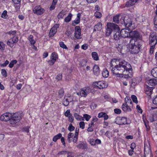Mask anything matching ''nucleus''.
<instances>
[{
	"label": "nucleus",
	"instance_id": "obj_1",
	"mask_svg": "<svg viewBox=\"0 0 157 157\" xmlns=\"http://www.w3.org/2000/svg\"><path fill=\"white\" fill-rule=\"evenodd\" d=\"M117 72L119 74L124 75V78H131L133 75L132 68L131 65L125 60H119Z\"/></svg>",
	"mask_w": 157,
	"mask_h": 157
},
{
	"label": "nucleus",
	"instance_id": "obj_2",
	"mask_svg": "<svg viewBox=\"0 0 157 157\" xmlns=\"http://www.w3.org/2000/svg\"><path fill=\"white\" fill-rule=\"evenodd\" d=\"M119 30V28L117 25L113 23H108L105 34L107 36H109L112 32H116L113 35L114 38L115 40L118 41L122 38L121 35H120Z\"/></svg>",
	"mask_w": 157,
	"mask_h": 157
},
{
	"label": "nucleus",
	"instance_id": "obj_3",
	"mask_svg": "<svg viewBox=\"0 0 157 157\" xmlns=\"http://www.w3.org/2000/svg\"><path fill=\"white\" fill-rule=\"evenodd\" d=\"M142 42L140 40L133 41L132 40L129 42V47L131 49V52L132 54L137 53L140 51L142 46Z\"/></svg>",
	"mask_w": 157,
	"mask_h": 157
},
{
	"label": "nucleus",
	"instance_id": "obj_4",
	"mask_svg": "<svg viewBox=\"0 0 157 157\" xmlns=\"http://www.w3.org/2000/svg\"><path fill=\"white\" fill-rule=\"evenodd\" d=\"M120 23L124 25L125 27L130 30L133 29L131 19L128 16H121L120 19Z\"/></svg>",
	"mask_w": 157,
	"mask_h": 157
},
{
	"label": "nucleus",
	"instance_id": "obj_5",
	"mask_svg": "<svg viewBox=\"0 0 157 157\" xmlns=\"http://www.w3.org/2000/svg\"><path fill=\"white\" fill-rule=\"evenodd\" d=\"M119 61L115 59H112L110 63L111 67L110 69L112 72L116 75L119 74V73L117 72L118 68V67Z\"/></svg>",
	"mask_w": 157,
	"mask_h": 157
},
{
	"label": "nucleus",
	"instance_id": "obj_6",
	"mask_svg": "<svg viewBox=\"0 0 157 157\" xmlns=\"http://www.w3.org/2000/svg\"><path fill=\"white\" fill-rule=\"evenodd\" d=\"M21 117V114L20 113H14L10 117V123L12 124H14L18 122Z\"/></svg>",
	"mask_w": 157,
	"mask_h": 157
},
{
	"label": "nucleus",
	"instance_id": "obj_7",
	"mask_svg": "<svg viewBox=\"0 0 157 157\" xmlns=\"http://www.w3.org/2000/svg\"><path fill=\"white\" fill-rule=\"evenodd\" d=\"M140 34L139 33L136 31H130L129 34V37L131 38L130 42L132 40L133 41H136V40H138L140 38Z\"/></svg>",
	"mask_w": 157,
	"mask_h": 157
},
{
	"label": "nucleus",
	"instance_id": "obj_8",
	"mask_svg": "<svg viewBox=\"0 0 157 157\" xmlns=\"http://www.w3.org/2000/svg\"><path fill=\"white\" fill-rule=\"evenodd\" d=\"M150 45H155L157 44V34L155 32H151L150 34L149 37Z\"/></svg>",
	"mask_w": 157,
	"mask_h": 157
},
{
	"label": "nucleus",
	"instance_id": "obj_9",
	"mask_svg": "<svg viewBox=\"0 0 157 157\" xmlns=\"http://www.w3.org/2000/svg\"><path fill=\"white\" fill-rule=\"evenodd\" d=\"M91 91V89L88 87L82 88L79 92L77 93V94L81 97H86Z\"/></svg>",
	"mask_w": 157,
	"mask_h": 157
},
{
	"label": "nucleus",
	"instance_id": "obj_10",
	"mask_svg": "<svg viewBox=\"0 0 157 157\" xmlns=\"http://www.w3.org/2000/svg\"><path fill=\"white\" fill-rule=\"evenodd\" d=\"M115 123L119 125L128 124L129 123L127 122V118L126 117H117L115 119Z\"/></svg>",
	"mask_w": 157,
	"mask_h": 157
},
{
	"label": "nucleus",
	"instance_id": "obj_11",
	"mask_svg": "<svg viewBox=\"0 0 157 157\" xmlns=\"http://www.w3.org/2000/svg\"><path fill=\"white\" fill-rule=\"evenodd\" d=\"M44 11V10L40 6H35L33 9V13L38 15L42 14Z\"/></svg>",
	"mask_w": 157,
	"mask_h": 157
},
{
	"label": "nucleus",
	"instance_id": "obj_12",
	"mask_svg": "<svg viewBox=\"0 0 157 157\" xmlns=\"http://www.w3.org/2000/svg\"><path fill=\"white\" fill-rule=\"evenodd\" d=\"M12 114L9 113H6L2 114L0 117V119L2 121H7L10 120Z\"/></svg>",
	"mask_w": 157,
	"mask_h": 157
},
{
	"label": "nucleus",
	"instance_id": "obj_13",
	"mask_svg": "<svg viewBox=\"0 0 157 157\" xmlns=\"http://www.w3.org/2000/svg\"><path fill=\"white\" fill-rule=\"evenodd\" d=\"M74 34L75 37L76 39H79L82 38L81 29L79 26H77L75 27Z\"/></svg>",
	"mask_w": 157,
	"mask_h": 157
},
{
	"label": "nucleus",
	"instance_id": "obj_14",
	"mask_svg": "<svg viewBox=\"0 0 157 157\" xmlns=\"http://www.w3.org/2000/svg\"><path fill=\"white\" fill-rule=\"evenodd\" d=\"M93 85L99 89H103L107 87V85H106L105 82L103 81H100L98 82H95L93 83Z\"/></svg>",
	"mask_w": 157,
	"mask_h": 157
},
{
	"label": "nucleus",
	"instance_id": "obj_15",
	"mask_svg": "<svg viewBox=\"0 0 157 157\" xmlns=\"http://www.w3.org/2000/svg\"><path fill=\"white\" fill-rule=\"evenodd\" d=\"M130 32V30L128 29H123L120 32V35L122 38L128 37Z\"/></svg>",
	"mask_w": 157,
	"mask_h": 157
},
{
	"label": "nucleus",
	"instance_id": "obj_16",
	"mask_svg": "<svg viewBox=\"0 0 157 157\" xmlns=\"http://www.w3.org/2000/svg\"><path fill=\"white\" fill-rule=\"evenodd\" d=\"M122 110L125 112H129L131 111L130 106L128 105V104L125 103L123 104L122 105Z\"/></svg>",
	"mask_w": 157,
	"mask_h": 157
},
{
	"label": "nucleus",
	"instance_id": "obj_17",
	"mask_svg": "<svg viewBox=\"0 0 157 157\" xmlns=\"http://www.w3.org/2000/svg\"><path fill=\"white\" fill-rule=\"evenodd\" d=\"M147 82L149 85L155 86L157 84V79L155 78L147 80Z\"/></svg>",
	"mask_w": 157,
	"mask_h": 157
},
{
	"label": "nucleus",
	"instance_id": "obj_18",
	"mask_svg": "<svg viewBox=\"0 0 157 157\" xmlns=\"http://www.w3.org/2000/svg\"><path fill=\"white\" fill-rule=\"evenodd\" d=\"M81 16V14L78 13L77 14V18L76 19L72 21V25L73 26H75V25L78 24L80 22V17Z\"/></svg>",
	"mask_w": 157,
	"mask_h": 157
},
{
	"label": "nucleus",
	"instance_id": "obj_19",
	"mask_svg": "<svg viewBox=\"0 0 157 157\" xmlns=\"http://www.w3.org/2000/svg\"><path fill=\"white\" fill-rule=\"evenodd\" d=\"M72 100V98H71L70 97H68L67 98H65L63 102V104L65 106H67L68 105L69 102H71Z\"/></svg>",
	"mask_w": 157,
	"mask_h": 157
},
{
	"label": "nucleus",
	"instance_id": "obj_20",
	"mask_svg": "<svg viewBox=\"0 0 157 157\" xmlns=\"http://www.w3.org/2000/svg\"><path fill=\"white\" fill-rule=\"evenodd\" d=\"M94 31H100L102 29V25L101 22L98 23L94 26Z\"/></svg>",
	"mask_w": 157,
	"mask_h": 157
},
{
	"label": "nucleus",
	"instance_id": "obj_21",
	"mask_svg": "<svg viewBox=\"0 0 157 157\" xmlns=\"http://www.w3.org/2000/svg\"><path fill=\"white\" fill-rule=\"evenodd\" d=\"M153 90V88L152 87L146 86L145 88L146 93L149 95H150L152 93Z\"/></svg>",
	"mask_w": 157,
	"mask_h": 157
},
{
	"label": "nucleus",
	"instance_id": "obj_22",
	"mask_svg": "<svg viewBox=\"0 0 157 157\" xmlns=\"http://www.w3.org/2000/svg\"><path fill=\"white\" fill-rule=\"evenodd\" d=\"M93 72L96 75H98L100 72V70L99 67L98 65H95L93 68Z\"/></svg>",
	"mask_w": 157,
	"mask_h": 157
},
{
	"label": "nucleus",
	"instance_id": "obj_23",
	"mask_svg": "<svg viewBox=\"0 0 157 157\" xmlns=\"http://www.w3.org/2000/svg\"><path fill=\"white\" fill-rule=\"evenodd\" d=\"M121 16L120 14H118L114 16L113 18V22L117 24L120 23V17H121V16Z\"/></svg>",
	"mask_w": 157,
	"mask_h": 157
},
{
	"label": "nucleus",
	"instance_id": "obj_24",
	"mask_svg": "<svg viewBox=\"0 0 157 157\" xmlns=\"http://www.w3.org/2000/svg\"><path fill=\"white\" fill-rule=\"evenodd\" d=\"M136 3L134 0H130L126 3L125 6L126 7H129L134 5Z\"/></svg>",
	"mask_w": 157,
	"mask_h": 157
},
{
	"label": "nucleus",
	"instance_id": "obj_25",
	"mask_svg": "<svg viewBox=\"0 0 157 157\" xmlns=\"http://www.w3.org/2000/svg\"><path fill=\"white\" fill-rule=\"evenodd\" d=\"M77 147L80 149H86L87 147V145L86 144L83 143H82L79 144L77 146Z\"/></svg>",
	"mask_w": 157,
	"mask_h": 157
},
{
	"label": "nucleus",
	"instance_id": "obj_26",
	"mask_svg": "<svg viewBox=\"0 0 157 157\" xmlns=\"http://www.w3.org/2000/svg\"><path fill=\"white\" fill-rule=\"evenodd\" d=\"M28 40L30 43L32 45H33L36 42V41L33 39V36L32 35H30L28 37Z\"/></svg>",
	"mask_w": 157,
	"mask_h": 157
},
{
	"label": "nucleus",
	"instance_id": "obj_27",
	"mask_svg": "<svg viewBox=\"0 0 157 157\" xmlns=\"http://www.w3.org/2000/svg\"><path fill=\"white\" fill-rule=\"evenodd\" d=\"M57 2V0H53L52 3V5L49 7L50 10H54L56 7V5Z\"/></svg>",
	"mask_w": 157,
	"mask_h": 157
},
{
	"label": "nucleus",
	"instance_id": "obj_28",
	"mask_svg": "<svg viewBox=\"0 0 157 157\" xmlns=\"http://www.w3.org/2000/svg\"><path fill=\"white\" fill-rule=\"evenodd\" d=\"M151 74L154 77L157 78V67H154L152 70Z\"/></svg>",
	"mask_w": 157,
	"mask_h": 157
},
{
	"label": "nucleus",
	"instance_id": "obj_29",
	"mask_svg": "<svg viewBox=\"0 0 157 157\" xmlns=\"http://www.w3.org/2000/svg\"><path fill=\"white\" fill-rule=\"evenodd\" d=\"M74 116L75 118L78 121H83L84 120L83 117L81 116L76 113H74Z\"/></svg>",
	"mask_w": 157,
	"mask_h": 157
},
{
	"label": "nucleus",
	"instance_id": "obj_30",
	"mask_svg": "<svg viewBox=\"0 0 157 157\" xmlns=\"http://www.w3.org/2000/svg\"><path fill=\"white\" fill-rule=\"evenodd\" d=\"M72 15L71 13H69L67 16L64 19V21L66 22H70L71 19Z\"/></svg>",
	"mask_w": 157,
	"mask_h": 157
},
{
	"label": "nucleus",
	"instance_id": "obj_31",
	"mask_svg": "<svg viewBox=\"0 0 157 157\" xmlns=\"http://www.w3.org/2000/svg\"><path fill=\"white\" fill-rule=\"evenodd\" d=\"M92 56L94 59L95 60L97 61L99 59L98 53L96 52H93L92 53Z\"/></svg>",
	"mask_w": 157,
	"mask_h": 157
},
{
	"label": "nucleus",
	"instance_id": "obj_32",
	"mask_svg": "<svg viewBox=\"0 0 157 157\" xmlns=\"http://www.w3.org/2000/svg\"><path fill=\"white\" fill-rule=\"evenodd\" d=\"M65 15V11H62L58 14L57 16V18L59 19H62Z\"/></svg>",
	"mask_w": 157,
	"mask_h": 157
},
{
	"label": "nucleus",
	"instance_id": "obj_33",
	"mask_svg": "<svg viewBox=\"0 0 157 157\" xmlns=\"http://www.w3.org/2000/svg\"><path fill=\"white\" fill-rule=\"evenodd\" d=\"M56 29H54L52 27L50 30L49 33V35L50 36H53L56 34Z\"/></svg>",
	"mask_w": 157,
	"mask_h": 157
},
{
	"label": "nucleus",
	"instance_id": "obj_34",
	"mask_svg": "<svg viewBox=\"0 0 157 157\" xmlns=\"http://www.w3.org/2000/svg\"><path fill=\"white\" fill-rule=\"evenodd\" d=\"M62 137V134L61 133H59L55 136L52 139L53 141L56 142L57 140L60 139Z\"/></svg>",
	"mask_w": 157,
	"mask_h": 157
},
{
	"label": "nucleus",
	"instance_id": "obj_35",
	"mask_svg": "<svg viewBox=\"0 0 157 157\" xmlns=\"http://www.w3.org/2000/svg\"><path fill=\"white\" fill-rule=\"evenodd\" d=\"M87 62V60L83 59L80 62L79 65L81 67H84L86 66V65Z\"/></svg>",
	"mask_w": 157,
	"mask_h": 157
},
{
	"label": "nucleus",
	"instance_id": "obj_36",
	"mask_svg": "<svg viewBox=\"0 0 157 157\" xmlns=\"http://www.w3.org/2000/svg\"><path fill=\"white\" fill-rule=\"evenodd\" d=\"M17 63V60L14 59L12 60L10 63L9 64V67L10 68H12L14 65L15 64H16Z\"/></svg>",
	"mask_w": 157,
	"mask_h": 157
},
{
	"label": "nucleus",
	"instance_id": "obj_37",
	"mask_svg": "<svg viewBox=\"0 0 157 157\" xmlns=\"http://www.w3.org/2000/svg\"><path fill=\"white\" fill-rule=\"evenodd\" d=\"M64 91L63 89H60L58 92V97L59 98H61L63 95Z\"/></svg>",
	"mask_w": 157,
	"mask_h": 157
},
{
	"label": "nucleus",
	"instance_id": "obj_38",
	"mask_svg": "<svg viewBox=\"0 0 157 157\" xmlns=\"http://www.w3.org/2000/svg\"><path fill=\"white\" fill-rule=\"evenodd\" d=\"M102 76L104 77L105 78H107L108 77L109 75V71L106 69L104 70L102 73Z\"/></svg>",
	"mask_w": 157,
	"mask_h": 157
},
{
	"label": "nucleus",
	"instance_id": "obj_39",
	"mask_svg": "<svg viewBox=\"0 0 157 157\" xmlns=\"http://www.w3.org/2000/svg\"><path fill=\"white\" fill-rule=\"evenodd\" d=\"M74 136V134L70 132L68 133L67 136V140L68 142L70 143L71 142V138H72Z\"/></svg>",
	"mask_w": 157,
	"mask_h": 157
},
{
	"label": "nucleus",
	"instance_id": "obj_40",
	"mask_svg": "<svg viewBox=\"0 0 157 157\" xmlns=\"http://www.w3.org/2000/svg\"><path fill=\"white\" fill-rule=\"evenodd\" d=\"M58 58V55L55 52H53L52 53L51 56V59H54L56 60Z\"/></svg>",
	"mask_w": 157,
	"mask_h": 157
},
{
	"label": "nucleus",
	"instance_id": "obj_41",
	"mask_svg": "<svg viewBox=\"0 0 157 157\" xmlns=\"http://www.w3.org/2000/svg\"><path fill=\"white\" fill-rule=\"evenodd\" d=\"M14 43L11 39H9L7 42V44L10 47L12 48L13 46Z\"/></svg>",
	"mask_w": 157,
	"mask_h": 157
},
{
	"label": "nucleus",
	"instance_id": "obj_42",
	"mask_svg": "<svg viewBox=\"0 0 157 157\" xmlns=\"http://www.w3.org/2000/svg\"><path fill=\"white\" fill-rule=\"evenodd\" d=\"M125 103H127V104H130V105H132V102L131 99L130 98H126L125 99Z\"/></svg>",
	"mask_w": 157,
	"mask_h": 157
},
{
	"label": "nucleus",
	"instance_id": "obj_43",
	"mask_svg": "<svg viewBox=\"0 0 157 157\" xmlns=\"http://www.w3.org/2000/svg\"><path fill=\"white\" fill-rule=\"evenodd\" d=\"M11 39L14 44L17 43L18 40L17 36H14L12 38H11Z\"/></svg>",
	"mask_w": 157,
	"mask_h": 157
},
{
	"label": "nucleus",
	"instance_id": "obj_44",
	"mask_svg": "<svg viewBox=\"0 0 157 157\" xmlns=\"http://www.w3.org/2000/svg\"><path fill=\"white\" fill-rule=\"evenodd\" d=\"M1 73L2 75L4 77H6L7 76V73L5 69H2Z\"/></svg>",
	"mask_w": 157,
	"mask_h": 157
},
{
	"label": "nucleus",
	"instance_id": "obj_45",
	"mask_svg": "<svg viewBox=\"0 0 157 157\" xmlns=\"http://www.w3.org/2000/svg\"><path fill=\"white\" fill-rule=\"evenodd\" d=\"M94 16L97 18H100L101 17L102 14L100 12L96 11L94 13Z\"/></svg>",
	"mask_w": 157,
	"mask_h": 157
},
{
	"label": "nucleus",
	"instance_id": "obj_46",
	"mask_svg": "<svg viewBox=\"0 0 157 157\" xmlns=\"http://www.w3.org/2000/svg\"><path fill=\"white\" fill-rule=\"evenodd\" d=\"M65 116L67 117H68L71 115L72 114L70 113V109L67 110L64 113Z\"/></svg>",
	"mask_w": 157,
	"mask_h": 157
},
{
	"label": "nucleus",
	"instance_id": "obj_47",
	"mask_svg": "<svg viewBox=\"0 0 157 157\" xmlns=\"http://www.w3.org/2000/svg\"><path fill=\"white\" fill-rule=\"evenodd\" d=\"M131 98L133 101L136 104H137L138 102L137 98L136 97L135 95H132L131 96Z\"/></svg>",
	"mask_w": 157,
	"mask_h": 157
},
{
	"label": "nucleus",
	"instance_id": "obj_48",
	"mask_svg": "<svg viewBox=\"0 0 157 157\" xmlns=\"http://www.w3.org/2000/svg\"><path fill=\"white\" fill-rule=\"evenodd\" d=\"M91 117L90 115H88L87 114H85L83 115V117L84 119H85L87 121H88L91 118Z\"/></svg>",
	"mask_w": 157,
	"mask_h": 157
},
{
	"label": "nucleus",
	"instance_id": "obj_49",
	"mask_svg": "<svg viewBox=\"0 0 157 157\" xmlns=\"http://www.w3.org/2000/svg\"><path fill=\"white\" fill-rule=\"evenodd\" d=\"M59 44L60 47L64 49H67V47L64 44V43L63 42H60L59 43Z\"/></svg>",
	"mask_w": 157,
	"mask_h": 157
},
{
	"label": "nucleus",
	"instance_id": "obj_50",
	"mask_svg": "<svg viewBox=\"0 0 157 157\" xmlns=\"http://www.w3.org/2000/svg\"><path fill=\"white\" fill-rule=\"evenodd\" d=\"M7 14V11L6 10H4L1 15V17L4 19L6 18V15Z\"/></svg>",
	"mask_w": 157,
	"mask_h": 157
},
{
	"label": "nucleus",
	"instance_id": "obj_51",
	"mask_svg": "<svg viewBox=\"0 0 157 157\" xmlns=\"http://www.w3.org/2000/svg\"><path fill=\"white\" fill-rule=\"evenodd\" d=\"M75 129V127L72 124H70L69 126L68 127V130L70 132L73 131Z\"/></svg>",
	"mask_w": 157,
	"mask_h": 157
},
{
	"label": "nucleus",
	"instance_id": "obj_52",
	"mask_svg": "<svg viewBox=\"0 0 157 157\" xmlns=\"http://www.w3.org/2000/svg\"><path fill=\"white\" fill-rule=\"evenodd\" d=\"M150 48L149 51V52L151 54H152L153 53V51L154 48H155V45H150Z\"/></svg>",
	"mask_w": 157,
	"mask_h": 157
},
{
	"label": "nucleus",
	"instance_id": "obj_53",
	"mask_svg": "<svg viewBox=\"0 0 157 157\" xmlns=\"http://www.w3.org/2000/svg\"><path fill=\"white\" fill-rule=\"evenodd\" d=\"M6 44L0 41V49L4 50L5 48Z\"/></svg>",
	"mask_w": 157,
	"mask_h": 157
},
{
	"label": "nucleus",
	"instance_id": "obj_54",
	"mask_svg": "<svg viewBox=\"0 0 157 157\" xmlns=\"http://www.w3.org/2000/svg\"><path fill=\"white\" fill-rule=\"evenodd\" d=\"M148 120L151 122H153L155 121L154 116L153 115H150L148 116Z\"/></svg>",
	"mask_w": 157,
	"mask_h": 157
},
{
	"label": "nucleus",
	"instance_id": "obj_55",
	"mask_svg": "<svg viewBox=\"0 0 157 157\" xmlns=\"http://www.w3.org/2000/svg\"><path fill=\"white\" fill-rule=\"evenodd\" d=\"M69 153V152L66 151H63L59 152V154L61 155H65L67 154L68 155Z\"/></svg>",
	"mask_w": 157,
	"mask_h": 157
},
{
	"label": "nucleus",
	"instance_id": "obj_56",
	"mask_svg": "<svg viewBox=\"0 0 157 157\" xmlns=\"http://www.w3.org/2000/svg\"><path fill=\"white\" fill-rule=\"evenodd\" d=\"M85 125V123L83 121L80 122L79 123L80 128L82 129H83L84 128Z\"/></svg>",
	"mask_w": 157,
	"mask_h": 157
},
{
	"label": "nucleus",
	"instance_id": "obj_57",
	"mask_svg": "<svg viewBox=\"0 0 157 157\" xmlns=\"http://www.w3.org/2000/svg\"><path fill=\"white\" fill-rule=\"evenodd\" d=\"M91 145L94 146L95 145V140L93 139H90L89 141Z\"/></svg>",
	"mask_w": 157,
	"mask_h": 157
},
{
	"label": "nucleus",
	"instance_id": "obj_58",
	"mask_svg": "<svg viewBox=\"0 0 157 157\" xmlns=\"http://www.w3.org/2000/svg\"><path fill=\"white\" fill-rule=\"evenodd\" d=\"M98 120V118L96 116H94L93 117L92 119L91 122L93 123V124H94V123L96 121H97Z\"/></svg>",
	"mask_w": 157,
	"mask_h": 157
},
{
	"label": "nucleus",
	"instance_id": "obj_59",
	"mask_svg": "<svg viewBox=\"0 0 157 157\" xmlns=\"http://www.w3.org/2000/svg\"><path fill=\"white\" fill-rule=\"evenodd\" d=\"M9 61L7 60L5 61V62L4 63H2L1 65V66L2 67H5L6 66H7V65L9 64Z\"/></svg>",
	"mask_w": 157,
	"mask_h": 157
},
{
	"label": "nucleus",
	"instance_id": "obj_60",
	"mask_svg": "<svg viewBox=\"0 0 157 157\" xmlns=\"http://www.w3.org/2000/svg\"><path fill=\"white\" fill-rule=\"evenodd\" d=\"M62 78V75L61 74H59L56 76V78L58 80H61Z\"/></svg>",
	"mask_w": 157,
	"mask_h": 157
},
{
	"label": "nucleus",
	"instance_id": "obj_61",
	"mask_svg": "<svg viewBox=\"0 0 157 157\" xmlns=\"http://www.w3.org/2000/svg\"><path fill=\"white\" fill-rule=\"evenodd\" d=\"M114 112L115 113L117 114H119L121 113V110L119 109H116L114 110Z\"/></svg>",
	"mask_w": 157,
	"mask_h": 157
},
{
	"label": "nucleus",
	"instance_id": "obj_62",
	"mask_svg": "<svg viewBox=\"0 0 157 157\" xmlns=\"http://www.w3.org/2000/svg\"><path fill=\"white\" fill-rule=\"evenodd\" d=\"M68 121L72 123L74 121V117L72 116V115L68 117Z\"/></svg>",
	"mask_w": 157,
	"mask_h": 157
},
{
	"label": "nucleus",
	"instance_id": "obj_63",
	"mask_svg": "<svg viewBox=\"0 0 157 157\" xmlns=\"http://www.w3.org/2000/svg\"><path fill=\"white\" fill-rule=\"evenodd\" d=\"M154 24L155 28H157V15H156L154 19Z\"/></svg>",
	"mask_w": 157,
	"mask_h": 157
},
{
	"label": "nucleus",
	"instance_id": "obj_64",
	"mask_svg": "<svg viewBox=\"0 0 157 157\" xmlns=\"http://www.w3.org/2000/svg\"><path fill=\"white\" fill-rule=\"evenodd\" d=\"M153 102L154 104L157 105V95L153 99Z\"/></svg>",
	"mask_w": 157,
	"mask_h": 157
}]
</instances>
